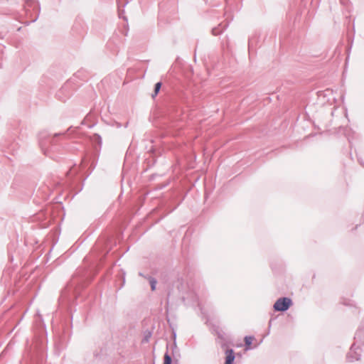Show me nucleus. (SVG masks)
Instances as JSON below:
<instances>
[{"mask_svg":"<svg viewBox=\"0 0 364 364\" xmlns=\"http://www.w3.org/2000/svg\"><path fill=\"white\" fill-rule=\"evenodd\" d=\"M291 304L290 299L287 297L280 298L274 303V309L277 311H284L290 307Z\"/></svg>","mask_w":364,"mask_h":364,"instance_id":"nucleus-1","label":"nucleus"},{"mask_svg":"<svg viewBox=\"0 0 364 364\" xmlns=\"http://www.w3.org/2000/svg\"><path fill=\"white\" fill-rule=\"evenodd\" d=\"M225 364H232L235 360L234 351L232 349L225 350Z\"/></svg>","mask_w":364,"mask_h":364,"instance_id":"nucleus-2","label":"nucleus"},{"mask_svg":"<svg viewBox=\"0 0 364 364\" xmlns=\"http://www.w3.org/2000/svg\"><path fill=\"white\" fill-rule=\"evenodd\" d=\"M253 341H254V338L252 336H246L245 338L246 349H250L251 348V345H252Z\"/></svg>","mask_w":364,"mask_h":364,"instance_id":"nucleus-3","label":"nucleus"},{"mask_svg":"<svg viewBox=\"0 0 364 364\" xmlns=\"http://www.w3.org/2000/svg\"><path fill=\"white\" fill-rule=\"evenodd\" d=\"M164 364H171V358L167 353L164 355Z\"/></svg>","mask_w":364,"mask_h":364,"instance_id":"nucleus-4","label":"nucleus"},{"mask_svg":"<svg viewBox=\"0 0 364 364\" xmlns=\"http://www.w3.org/2000/svg\"><path fill=\"white\" fill-rule=\"evenodd\" d=\"M161 82H157L155 85L154 95H153L154 97L156 96L158 94V92H159V90L161 89Z\"/></svg>","mask_w":364,"mask_h":364,"instance_id":"nucleus-5","label":"nucleus"},{"mask_svg":"<svg viewBox=\"0 0 364 364\" xmlns=\"http://www.w3.org/2000/svg\"><path fill=\"white\" fill-rule=\"evenodd\" d=\"M149 282H150L151 290L154 291L156 289V281L154 279L151 278Z\"/></svg>","mask_w":364,"mask_h":364,"instance_id":"nucleus-6","label":"nucleus"}]
</instances>
